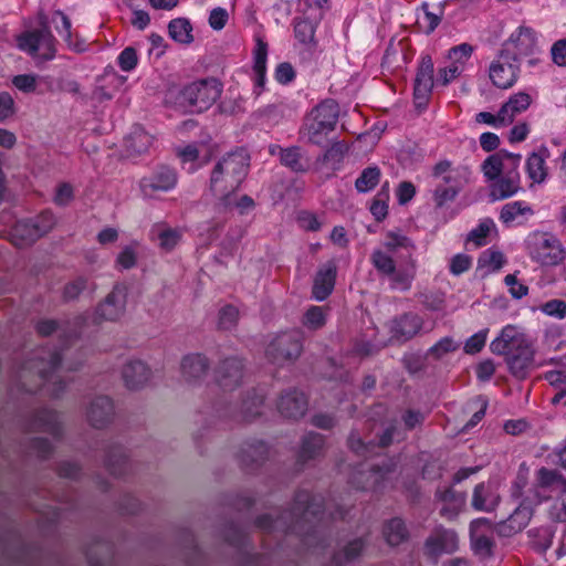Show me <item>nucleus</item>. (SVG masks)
Wrapping results in <instances>:
<instances>
[{"label": "nucleus", "instance_id": "nucleus-1", "mask_svg": "<svg viewBox=\"0 0 566 566\" xmlns=\"http://www.w3.org/2000/svg\"><path fill=\"white\" fill-rule=\"evenodd\" d=\"M346 512L337 509L328 517L325 515L324 499L298 491L292 507L276 518L263 514L255 520V526L263 533H293L301 537L302 543L312 549L325 548L329 545L327 528L331 520L345 518Z\"/></svg>", "mask_w": 566, "mask_h": 566}, {"label": "nucleus", "instance_id": "nucleus-2", "mask_svg": "<svg viewBox=\"0 0 566 566\" xmlns=\"http://www.w3.org/2000/svg\"><path fill=\"white\" fill-rule=\"evenodd\" d=\"M415 251L416 245L410 238L389 231L382 249H374L369 260L378 275L388 280L390 289L405 292L410 290L416 276Z\"/></svg>", "mask_w": 566, "mask_h": 566}, {"label": "nucleus", "instance_id": "nucleus-3", "mask_svg": "<svg viewBox=\"0 0 566 566\" xmlns=\"http://www.w3.org/2000/svg\"><path fill=\"white\" fill-rule=\"evenodd\" d=\"M61 353L57 349L40 348L22 365L19 371L22 389L27 392H36L45 388L46 392L57 398L66 387L60 376Z\"/></svg>", "mask_w": 566, "mask_h": 566}, {"label": "nucleus", "instance_id": "nucleus-4", "mask_svg": "<svg viewBox=\"0 0 566 566\" xmlns=\"http://www.w3.org/2000/svg\"><path fill=\"white\" fill-rule=\"evenodd\" d=\"M250 166V156L243 148H238L222 156L214 164L209 179V189L218 197L216 209L228 211L233 205V193L245 179Z\"/></svg>", "mask_w": 566, "mask_h": 566}, {"label": "nucleus", "instance_id": "nucleus-5", "mask_svg": "<svg viewBox=\"0 0 566 566\" xmlns=\"http://www.w3.org/2000/svg\"><path fill=\"white\" fill-rule=\"evenodd\" d=\"M495 355L505 357L510 374L524 379L534 367L535 349L532 339L514 325H506L490 344Z\"/></svg>", "mask_w": 566, "mask_h": 566}, {"label": "nucleus", "instance_id": "nucleus-6", "mask_svg": "<svg viewBox=\"0 0 566 566\" xmlns=\"http://www.w3.org/2000/svg\"><path fill=\"white\" fill-rule=\"evenodd\" d=\"M222 83L214 77L201 78L182 87H171L166 93V102L184 112H205L222 93Z\"/></svg>", "mask_w": 566, "mask_h": 566}, {"label": "nucleus", "instance_id": "nucleus-7", "mask_svg": "<svg viewBox=\"0 0 566 566\" xmlns=\"http://www.w3.org/2000/svg\"><path fill=\"white\" fill-rule=\"evenodd\" d=\"M339 105L333 98L322 101L306 114L300 127L301 140L315 146H324L331 133L336 128Z\"/></svg>", "mask_w": 566, "mask_h": 566}, {"label": "nucleus", "instance_id": "nucleus-8", "mask_svg": "<svg viewBox=\"0 0 566 566\" xmlns=\"http://www.w3.org/2000/svg\"><path fill=\"white\" fill-rule=\"evenodd\" d=\"M470 170L468 167H452L448 159L438 161L431 170V177L436 181L432 199L437 208H442L453 201L469 182Z\"/></svg>", "mask_w": 566, "mask_h": 566}, {"label": "nucleus", "instance_id": "nucleus-9", "mask_svg": "<svg viewBox=\"0 0 566 566\" xmlns=\"http://www.w3.org/2000/svg\"><path fill=\"white\" fill-rule=\"evenodd\" d=\"M526 247L531 259L542 265H557L566 258L560 241L549 232L531 233Z\"/></svg>", "mask_w": 566, "mask_h": 566}, {"label": "nucleus", "instance_id": "nucleus-10", "mask_svg": "<svg viewBox=\"0 0 566 566\" xmlns=\"http://www.w3.org/2000/svg\"><path fill=\"white\" fill-rule=\"evenodd\" d=\"M18 48L33 57L50 61L56 54V40L49 25L43 24L39 29L25 31L17 39Z\"/></svg>", "mask_w": 566, "mask_h": 566}, {"label": "nucleus", "instance_id": "nucleus-11", "mask_svg": "<svg viewBox=\"0 0 566 566\" xmlns=\"http://www.w3.org/2000/svg\"><path fill=\"white\" fill-rule=\"evenodd\" d=\"M303 350V335L298 329L277 334L268 344L266 357L276 365L296 360Z\"/></svg>", "mask_w": 566, "mask_h": 566}, {"label": "nucleus", "instance_id": "nucleus-12", "mask_svg": "<svg viewBox=\"0 0 566 566\" xmlns=\"http://www.w3.org/2000/svg\"><path fill=\"white\" fill-rule=\"evenodd\" d=\"M264 402L263 394L255 389L248 392L247 398L242 401L240 410L224 402L218 401L212 406L213 417L218 419H231L238 422H250L261 415V407Z\"/></svg>", "mask_w": 566, "mask_h": 566}, {"label": "nucleus", "instance_id": "nucleus-13", "mask_svg": "<svg viewBox=\"0 0 566 566\" xmlns=\"http://www.w3.org/2000/svg\"><path fill=\"white\" fill-rule=\"evenodd\" d=\"M518 73L520 62L514 60L509 50H501L489 69V76L493 85L502 90L512 87L517 81Z\"/></svg>", "mask_w": 566, "mask_h": 566}, {"label": "nucleus", "instance_id": "nucleus-14", "mask_svg": "<svg viewBox=\"0 0 566 566\" xmlns=\"http://www.w3.org/2000/svg\"><path fill=\"white\" fill-rule=\"evenodd\" d=\"M423 318L413 312H407L392 317L387 328L392 343H406L412 339L422 329Z\"/></svg>", "mask_w": 566, "mask_h": 566}, {"label": "nucleus", "instance_id": "nucleus-15", "mask_svg": "<svg viewBox=\"0 0 566 566\" xmlns=\"http://www.w3.org/2000/svg\"><path fill=\"white\" fill-rule=\"evenodd\" d=\"M459 538L454 531L439 526L427 537L424 555L437 562L442 554H452L458 549Z\"/></svg>", "mask_w": 566, "mask_h": 566}, {"label": "nucleus", "instance_id": "nucleus-16", "mask_svg": "<svg viewBox=\"0 0 566 566\" xmlns=\"http://www.w3.org/2000/svg\"><path fill=\"white\" fill-rule=\"evenodd\" d=\"M501 50H509L520 63L523 57L535 55L538 51L535 31L528 27H520L504 42Z\"/></svg>", "mask_w": 566, "mask_h": 566}, {"label": "nucleus", "instance_id": "nucleus-17", "mask_svg": "<svg viewBox=\"0 0 566 566\" xmlns=\"http://www.w3.org/2000/svg\"><path fill=\"white\" fill-rule=\"evenodd\" d=\"M433 72L432 57L429 54L421 56L413 85V98L418 107L427 105L434 84Z\"/></svg>", "mask_w": 566, "mask_h": 566}, {"label": "nucleus", "instance_id": "nucleus-18", "mask_svg": "<svg viewBox=\"0 0 566 566\" xmlns=\"http://www.w3.org/2000/svg\"><path fill=\"white\" fill-rule=\"evenodd\" d=\"M127 300V289L123 284L114 285L103 302L98 304L95 311L97 321L118 319L125 312Z\"/></svg>", "mask_w": 566, "mask_h": 566}, {"label": "nucleus", "instance_id": "nucleus-19", "mask_svg": "<svg viewBox=\"0 0 566 566\" xmlns=\"http://www.w3.org/2000/svg\"><path fill=\"white\" fill-rule=\"evenodd\" d=\"M470 537L474 553L480 557L492 556L494 539L491 522L485 517L473 520L470 524Z\"/></svg>", "mask_w": 566, "mask_h": 566}, {"label": "nucleus", "instance_id": "nucleus-20", "mask_svg": "<svg viewBox=\"0 0 566 566\" xmlns=\"http://www.w3.org/2000/svg\"><path fill=\"white\" fill-rule=\"evenodd\" d=\"M389 470H382L379 467L365 464L355 471L349 480L353 488L363 491L380 492L385 489V482Z\"/></svg>", "mask_w": 566, "mask_h": 566}, {"label": "nucleus", "instance_id": "nucleus-21", "mask_svg": "<svg viewBox=\"0 0 566 566\" xmlns=\"http://www.w3.org/2000/svg\"><path fill=\"white\" fill-rule=\"evenodd\" d=\"M243 370L244 364L241 358L227 357L216 368V380L220 388L231 391L241 385Z\"/></svg>", "mask_w": 566, "mask_h": 566}, {"label": "nucleus", "instance_id": "nucleus-22", "mask_svg": "<svg viewBox=\"0 0 566 566\" xmlns=\"http://www.w3.org/2000/svg\"><path fill=\"white\" fill-rule=\"evenodd\" d=\"M176 184V171L170 167L160 166L150 176L143 177L139 187L145 196H151L155 191H169Z\"/></svg>", "mask_w": 566, "mask_h": 566}, {"label": "nucleus", "instance_id": "nucleus-23", "mask_svg": "<svg viewBox=\"0 0 566 566\" xmlns=\"http://www.w3.org/2000/svg\"><path fill=\"white\" fill-rule=\"evenodd\" d=\"M337 276V265L331 260L322 264L314 277L312 296L314 300L325 301L334 291Z\"/></svg>", "mask_w": 566, "mask_h": 566}, {"label": "nucleus", "instance_id": "nucleus-24", "mask_svg": "<svg viewBox=\"0 0 566 566\" xmlns=\"http://www.w3.org/2000/svg\"><path fill=\"white\" fill-rule=\"evenodd\" d=\"M210 368L208 357L200 353L188 354L180 361V373L182 379L188 384L200 382Z\"/></svg>", "mask_w": 566, "mask_h": 566}, {"label": "nucleus", "instance_id": "nucleus-25", "mask_svg": "<svg viewBox=\"0 0 566 566\" xmlns=\"http://www.w3.org/2000/svg\"><path fill=\"white\" fill-rule=\"evenodd\" d=\"M308 401L304 392L296 389L284 391L277 401L279 412L290 419L303 417L307 410Z\"/></svg>", "mask_w": 566, "mask_h": 566}, {"label": "nucleus", "instance_id": "nucleus-26", "mask_svg": "<svg viewBox=\"0 0 566 566\" xmlns=\"http://www.w3.org/2000/svg\"><path fill=\"white\" fill-rule=\"evenodd\" d=\"M521 190V176L517 168H512L492 181L490 197L493 201L514 196Z\"/></svg>", "mask_w": 566, "mask_h": 566}, {"label": "nucleus", "instance_id": "nucleus-27", "mask_svg": "<svg viewBox=\"0 0 566 566\" xmlns=\"http://www.w3.org/2000/svg\"><path fill=\"white\" fill-rule=\"evenodd\" d=\"M269 455L268 446L261 440L247 441L237 454L239 464L244 470H254L261 465Z\"/></svg>", "mask_w": 566, "mask_h": 566}, {"label": "nucleus", "instance_id": "nucleus-28", "mask_svg": "<svg viewBox=\"0 0 566 566\" xmlns=\"http://www.w3.org/2000/svg\"><path fill=\"white\" fill-rule=\"evenodd\" d=\"M114 413L112 399L107 396H98L91 401L86 417L92 427L101 429L112 422Z\"/></svg>", "mask_w": 566, "mask_h": 566}, {"label": "nucleus", "instance_id": "nucleus-29", "mask_svg": "<svg viewBox=\"0 0 566 566\" xmlns=\"http://www.w3.org/2000/svg\"><path fill=\"white\" fill-rule=\"evenodd\" d=\"M505 157L511 160L512 168H518L521 155L500 150L483 161L482 171L486 179L493 181L503 175V170L506 168Z\"/></svg>", "mask_w": 566, "mask_h": 566}, {"label": "nucleus", "instance_id": "nucleus-30", "mask_svg": "<svg viewBox=\"0 0 566 566\" xmlns=\"http://www.w3.org/2000/svg\"><path fill=\"white\" fill-rule=\"evenodd\" d=\"M52 22L55 25L56 32L64 39L70 50L82 53L87 50V44L83 39H80L77 34L72 32V23L69 17L57 10L52 15Z\"/></svg>", "mask_w": 566, "mask_h": 566}, {"label": "nucleus", "instance_id": "nucleus-31", "mask_svg": "<svg viewBox=\"0 0 566 566\" xmlns=\"http://www.w3.org/2000/svg\"><path fill=\"white\" fill-rule=\"evenodd\" d=\"M29 429L48 432L54 438H60L63 431L59 413L46 408L34 412L30 420Z\"/></svg>", "mask_w": 566, "mask_h": 566}, {"label": "nucleus", "instance_id": "nucleus-32", "mask_svg": "<svg viewBox=\"0 0 566 566\" xmlns=\"http://www.w3.org/2000/svg\"><path fill=\"white\" fill-rule=\"evenodd\" d=\"M124 382L128 389L143 388L151 377L150 368L142 360H130L122 371Z\"/></svg>", "mask_w": 566, "mask_h": 566}, {"label": "nucleus", "instance_id": "nucleus-33", "mask_svg": "<svg viewBox=\"0 0 566 566\" xmlns=\"http://www.w3.org/2000/svg\"><path fill=\"white\" fill-rule=\"evenodd\" d=\"M437 497L442 502L440 515L447 520L455 518L465 505L467 496L453 489H446L437 492Z\"/></svg>", "mask_w": 566, "mask_h": 566}, {"label": "nucleus", "instance_id": "nucleus-34", "mask_svg": "<svg viewBox=\"0 0 566 566\" xmlns=\"http://www.w3.org/2000/svg\"><path fill=\"white\" fill-rule=\"evenodd\" d=\"M366 545L367 539L365 537H357L349 541L333 554L331 566H347L355 562L361 555Z\"/></svg>", "mask_w": 566, "mask_h": 566}, {"label": "nucleus", "instance_id": "nucleus-35", "mask_svg": "<svg viewBox=\"0 0 566 566\" xmlns=\"http://www.w3.org/2000/svg\"><path fill=\"white\" fill-rule=\"evenodd\" d=\"M500 496L490 484L479 483L475 485L472 495V507L475 511L491 512L495 510Z\"/></svg>", "mask_w": 566, "mask_h": 566}, {"label": "nucleus", "instance_id": "nucleus-36", "mask_svg": "<svg viewBox=\"0 0 566 566\" xmlns=\"http://www.w3.org/2000/svg\"><path fill=\"white\" fill-rule=\"evenodd\" d=\"M266 56H268V44L261 39H258L254 49V90L253 93L259 96L265 84V72H266Z\"/></svg>", "mask_w": 566, "mask_h": 566}, {"label": "nucleus", "instance_id": "nucleus-37", "mask_svg": "<svg viewBox=\"0 0 566 566\" xmlns=\"http://www.w3.org/2000/svg\"><path fill=\"white\" fill-rule=\"evenodd\" d=\"M536 489L566 493V478L557 470L542 467L536 471Z\"/></svg>", "mask_w": 566, "mask_h": 566}, {"label": "nucleus", "instance_id": "nucleus-38", "mask_svg": "<svg viewBox=\"0 0 566 566\" xmlns=\"http://www.w3.org/2000/svg\"><path fill=\"white\" fill-rule=\"evenodd\" d=\"M532 103L527 93L518 92L513 94L500 108V118L511 124L515 116L526 111Z\"/></svg>", "mask_w": 566, "mask_h": 566}, {"label": "nucleus", "instance_id": "nucleus-39", "mask_svg": "<svg viewBox=\"0 0 566 566\" xmlns=\"http://www.w3.org/2000/svg\"><path fill=\"white\" fill-rule=\"evenodd\" d=\"M105 465L111 474L115 476L125 475L130 468L127 455L120 446H111L106 451Z\"/></svg>", "mask_w": 566, "mask_h": 566}, {"label": "nucleus", "instance_id": "nucleus-40", "mask_svg": "<svg viewBox=\"0 0 566 566\" xmlns=\"http://www.w3.org/2000/svg\"><path fill=\"white\" fill-rule=\"evenodd\" d=\"M548 156V149L542 147L538 151L532 153L526 160V172L530 179L541 184L547 176L545 159Z\"/></svg>", "mask_w": 566, "mask_h": 566}, {"label": "nucleus", "instance_id": "nucleus-41", "mask_svg": "<svg viewBox=\"0 0 566 566\" xmlns=\"http://www.w3.org/2000/svg\"><path fill=\"white\" fill-rule=\"evenodd\" d=\"M319 22L297 15L293 20L295 39L303 45L316 46L315 32Z\"/></svg>", "mask_w": 566, "mask_h": 566}, {"label": "nucleus", "instance_id": "nucleus-42", "mask_svg": "<svg viewBox=\"0 0 566 566\" xmlns=\"http://www.w3.org/2000/svg\"><path fill=\"white\" fill-rule=\"evenodd\" d=\"M12 242L18 248L31 245L41 238L30 219L15 223L11 232Z\"/></svg>", "mask_w": 566, "mask_h": 566}, {"label": "nucleus", "instance_id": "nucleus-43", "mask_svg": "<svg viewBox=\"0 0 566 566\" xmlns=\"http://www.w3.org/2000/svg\"><path fill=\"white\" fill-rule=\"evenodd\" d=\"M325 440L323 434L316 432H308L302 440V446L298 452V461L302 463L315 459L322 454Z\"/></svg>", "mask_w": 566, "mask_h": 566}, {"label": "nucleus", "instance_id": "nucleus-44", "mask_svg": "<svg viewBox=\"0 0 566 566\" xmlns=\"http://www.w3.org/2000/svg\"><path fill=\"white\" fill-rule=\"evenodd\" d=\"M169 36L180 43L188 45L193 42L192 25L187 18H176L168 23Z\"/></svg>", "mask_w": 566, "mask_h": 566}, {"label": "nucleus", "instance_id": "nucleus-45", "mask_svg": "<svg viewBox=\"0 0 566 566\" xmlns=\"http://www.w3.org/2000/svg\"><path fill=\"white\" fill-rule=\"evenodd\" d=\"M384 536L386 542L390 546H398L407 541L409 533L403 523L399 517L391 518L384 525Z\"/></svg>", "mask_w": 566, "mask_h": 566}, {"label": "nucleus", "instance_id": "nucleus-46", "mask_svg": "<svg viewBox=\"0 0 566 566\" xmlns=\"http://www.w3.org/2000/svg\"><path fill=\"white\" fill-rule=\"evenodd\" d=\"M533 214V209L524 201H513L501 209L500 220L507 227L512 226L520 217Z\"/></svg>", "mask_w": 566, "mask_h": 566}, {"label": "nucleus", "instance_id": "nucleus-47", "mask_svg": "<svg viewBox=\"0 0 566 566\" xmlns=\"http://www.w3.org/2000/svg\"><path fill=\"white\" fill-rule=\"evenodd\" d=\"M328 0H297L298 15L312 19L314 22H321Z\"/></svg>", "mask_w": 566, "mask_h": 566}, {"label": "nucleus", "instance_id": "nucleus-48", "mask_svg": "<svg viewBox=\"0 0 566 566\" xmlns=\"http://www.w3.org/2000/svg\"><path fill=\"white\" fill-rule=\"evenodd\" d=\"M127 149L132 154L140 155L148 150L153 144V137L142 127H135L125 140Z\"/></svg>", "mask_w": 566, "mask_h": 566}, {"label": "nucleus", "instance_id": "nucleus-49", "mask_svg": "<svg viewBox=\"0 0 566 566\" xmlns=\"http://www.w3.org/2000/svg\"><path fill=\"white\" fill-rule=\"evenodd\" d=\"M381 171L377 166L365 168L355 181V188L358 192L365 193L373 190L379 182Z\"/></svg>", "mask_w": 566, "mask_h": 566}, {"label": "nucleus", "instance_id": "nucleus-50", "mask_svg": "<svg viewBox=\"0 0 566 566\" xmlns=\"http://www.w3.org/2000/svg\"><path fill=\"white\" fill-rule=\"evenodd\" d=\"M302 150L298 146L284 148L280 163L295 172H304L307 167L302 160Z\"/></svg>", "mask_w": 566, "mask_h": 566}, {"label": "nucleus", "instance_id": "nucleus-51", "mask_svg": "<svg viewBox=\"0 0 566 566\" xmlns=\"http://www.w3.org/2000/svg\"><path fill=\"white\" fill-rule=\"evenodd\" d=\"M153 234L157 237L159 247L167 252L171 251L181 239V232L178 229L159 226L153 230Z\"/></svg>", "mask_w": 566, "mask_h": 566}, {"label": "nucleus", "instance_id": "nucleus-52", "mask_svg": "<svg viewBox=\"0 0 566 566\" xmlns=\"http://www.w3.org/2000/svg\"><path fill=\"white\" fill-rule=\"evenodd\" d=\"M474 52V46L470 43H461L459 45L452 46L448 51V59L450 62L464 71L465 64L471 59Z\"/></svg>", "mask_w": 566, "mask_h": 566}, {"label": "nucleus", "instance_id": "nucleus-53", "mask_svg": "<svg viewBox=\"0 0 566 566\" xmlns=\"http://www.w3.org/2000/svg\"><path fill=\"white\" fill-rule=\"evenodd\" d=\"M532 517V507L522 503L507 518L509 527L514 532L522 531Z\"/></svg>", "mask_w": 566, "mask_h": 566}, {"label": "nucleus", "instance_id": "nucleus-54", "mask_svg": "<svg viewBox=\"0 0 566 566\" xmlns=\"http://www.w3.org/2000/svg\"><path fill=\"white\" fill-rule=\"evenodd\" d=\"M303 325L311 329H321L326 324V312L324 307L312 305L304 314Z\"/></svg>", "mask_w": 566, "mask_h": 566}, {"label": "nucleus", "instance_id": "nucleus-55", "mask_svg": "<svg viewBox=\"0 0 566 566\" xmlns=\"http://www.w3.org/2000/svg\"><path fill=\"white\" fill-rule=\"evenodd\" d=\"M505 263V258L501 251L488 249L481 253L478 259L479 268H488L490 271H499Z\"/></svg>", "mask_w": 566, "mask_h": 566}, {"label": "nucleus", "instance_id": "nucleus-56", "mask_svg": "<svg viewBox=\"0 0 566 566\" xmlns=\"http://www.w3.org/2000/svg\"><path fill=\"white\" fill-rule=\"evenodd\" d=\"M495 227L492 219L482 220L475 228H473L467 237V242H473L475 247L486 244V237L490 231Z\"/></svg>", "mask_w": 566, "mask_h": 566}, {"label": "nucleus", "instance_id": "nucleus-57", "mask_svg": "<svg viewBox=\"0 0 566 566\" xmlns=\"http://www.w3.org/2000/svg\"><path fill=\"white\" fill-rule=\"evenodd\" d=\"M348 151V146L344 142L333 143L324 153L322 160L324 163H332L333 165H339L345 154Z\"/></svg>", "mask_w": 566, "mask_h": 566}, {"label": "nucleus", "instance_id": "nucleus-58", "mask_svg": "<svg viewBox=\"0 0 566 566\" xmlns=\"http://www.w3.org/2000/svg\"><path fill=\"white\" fill-rule=\"evenodd\" d=\"M239 318V311L233 305H226L219 311L218 326L220 329L233 328Z\"/></svg>", "mask_w": 566, "mask_h": 566}, {"label": "nucleus", "instance_id": "nucleus-59", "mask_svg": "<svg viewBox=\"0 0 566 566\" xmlns=\"http://www.w3.org/2000/svg\"><path fill=\"white\" fill-rule=\"evenodd\" d=\"M472 266V258L464 253H458L450 260L449 271L452 275L459 276L469 271Z\"/></svg>", "mask_w": 566, "mask_h": 566}, {"label": "nucleus", "instance_id": "nucleus-60", "mask_svg": "<svg viewBox=\"0 0 566 566\" xmlns=\"http://www.w3.org/2000/svg\"><path fill=\"white\" fill-rule=\"evenodd\" d=\"M458 347L459 345L453 340V338L447 336L431 346L428 350V354L436 359H440L446 354L457 350Z\"/></svg>", "mask_w": 566, "mask_h": 566}, {"label": "nucleus", "instance_id": "nucleus-61", "mask_svg": "<svg viewBox=\"0 0 566 566\" xmlns=\"http://www.w3.org/2000/svg\"><path fill=\"white\" fill-rule=\"evenodd\" d=\"M87 287V279L78 276L75 280L65 284L63 289V298L65 301H73Z\"/></svg>", "mask_w": 566, "mask_h": 566}, {"label": "nucleus", "instance_id": "nucleus-62", "mask_svg": "<svg viewBox=\"0 0 566 566\" xmlns=\"http://www.w3.org/2000/svg\"><path fill=\"white\" fill-rule=\"evenodd\" d=\"M30 220L41 237L45 235L55 224V217L49 210L42 211L38 217Z\"/></svg>", "mask_w": 566, "mask_h": 566}, {"label": "nucleus", "instance_id": "nucleus-63", "mask_svg": "<svg viewBox=\"0 0 566 566\" xmlns=\"http://www.w3.org/2000/svg\"><path fill=\"white\" fill-rule=\"evenodd\" d=\"M541 311L558 319L566 317V302L563 300L554 298L541 305Z\"/></svg>", "mask_w": 566, "mask_h": 566}, {"label": "nucleus", "instance_id": "nucleus-64", "mask_svg": "<svg viewBox=\"0 0 566 566\" xmlns=\"http://www.w3.org/2000/svg\"><path fill=\"white\" fill-rule=\"evenodd\" d=\"M138 57L137 52L134 48H125L117 57L118 66L124 72H130L137 65Z\"/></svg>", "mask_w": 566, "mask_h": 566}]
</instances>
